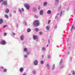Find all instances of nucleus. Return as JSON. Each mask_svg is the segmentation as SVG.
Instances as JSON below:
<instances>
[{"label":"nucleus","instance_id":"aec40b11","mask_svg":"<svg viewBox=\"0 0 75 75\" xmlns=\"http://www.w3.org/2000/svg\"><path fill=\"white\" fill-rule=\"evenodd\" d=\"M38 28H35V31H38Z\"/></svg>","mask_w":75,"mask_h":75},{"label":"nucleus","instance_id":"2f4dec72","mask_svg":"<svg viewBox=\"0 0 75 75\" xmlns=\"http://www.w3.org/2000/svg\"><path fill=\"white\" fill-rule=\"evenodd\" d=\"M62 11H61V14H60L61 16V15H62Z\"/></svg>","mask_w":75,"mask_h":75},{"label":"nucleus","instance_id":"3c124183","mask_svg":"<svg viewBox=\"0 0 75 75\" xmlns=\"http://www.w3.org/2000/svg\"><path fill=\"white\" fill-rule=\"evenodd\" d=\"M48 46V45H47L46 46V47H47Z\"/></svg>","mask_w":75,"mask_h":75},{"label":"nucleus","instance_id":"c756f323","mask_svg":"<svg viewBox=\"0 0 75 75\" xmlns=\"http://www.w3.org/2000/svg\"><path fill=\"white\" fill-rule=\"evenodd\" d=\"M30 54V52H28L27 53V54Z\"/></svg>","mask_w":75,"mask_h":75},{"label":"nucleus","instance_id":"7c9ffc66","mask_svg":"<svg viewBox=\"0 0 75 75\" xmlns=\"http://www.w3.org/2000/svg\"><path fill=\"white\" fill-rule=\"evenodd\" d=\"M38 10H40V6H38Z\"/></svg>","mask_w":75,"mask_h":75},{"label":"nucleus","instance_id":"9d476101","mask_svg":"<svg viewBox=\"0 0 75 75\" xmlns=\"http://www.w3.org/2000/svg\"><path fill=\"white\" fill-rule=\"evenodd\" d=\"M20 71L21 72L24 71V69L22 68H21L20 69Z\"/></svg>","mask_w":75,"mask_h":75},{"label":"nucleus","instance_id":"f03ea898","mask_svg":"<svg viewBox=\"0 0 75 75\" xmlns=\"http://www.w3.org/2000/svg\"><path fill=\"white\" fill-rule=\"evenodd\" d=\"M24 6L27 10H29L30 9V6L28 4H24Z\"/></svg>","mask_w":75,"mask_h":75},{"label":"nucleus","instance_id":"f704fd0d","mask_svg":"<svg viewBox=\"0 0 75 75\" xmlns=\"http://www.w3.org/2000/svg\"><path fill=\"white\" fill-rule=\"evenodd\" d=\"M42 32H40V33H39V34H40V35H41V34H42Z\"/></svg>","mask_w":75,"mask_h":75},{"label":"nucleus","instance_id":"c03bdc74","mask_svg":"<svg viewBox=\"0 0 75 75\" xmlns=\"http://www.w3.org/2000/svg\"><path fill=\"white\" fill-rule=\"evenodd\" d=\"M58 18V17L57 16H55V18Z\"/></svg>","mask_w":75,"mask_h":75},{"label":"nucleus","instance_id":"72a5a7b5","mask_svg":"<svg viewBox=\"0 0 75 75\" xmlns=\"http://www.w3.org/2000/svg\"><path fill=\"white\" fill-rule=\"evenodd\" d=\"M12 35H15V33H13Z\"/></svg>","mask_w":75,"mask_h":75},{"label":"nucleus","instance_id":"4468645a","mask_svg":"<svg viewBox=\"0 0 75 75\" xmlns=\"http://www.w3.org/2000/svg\"><path fill=\"white\" fill-rule=\"evenodd\" d=\"M40 15H42L43 14V11H41L40 12Z\"/></svg>","mask_w":75,"mask_h":75},{"label":"nucleus","instance_id":"dca6fc26","mask_svg":"<svg viewBox=\"0 0 75 75\" xmlns=\"http://www.w3.org/2000/svg\"><path fill=\"white\" fill-rule=\"evenodd\" d=\"M47 68L48 69H50V66H49V65H48V64H47Z\"/></svg>","mask_w":75,"mask_h":75},{"label":"nucleus","instance_id":"c9c22d12","mask_svg":"<svg viewBox=\"0 0 75 75\" xmlns=\"http://www.w3.org/2000/svg\"><path fill=\"white\" fill-rule=\"evenodd\" d=\"M24 57L25 58H27V55H25L24 56Z\"/></svg>","mask_w":75,"mask_h":75},{"label":"nucleus","instance_id":"e433bc0d","mask_svg":"<svg viewBox=\"0 0 75 75\" xmlns=\"http://www.w3.org/2000/svg\"><path fill=\"white\" fill-rule=\"evenodd\" d=\"M51 58V56L50 55H49L48 56V58Z\"/></svg>","mask_w":75,"mask_h":75},{"label":"nucleus","instance_id":"423d86ee","mask_svg":"<svg viewBox=\"0 0 75 75\" xmlns=\"http://www.w3.org/2000/svg\"><path fill=\"white\" fill-rule=\"evenodd\" d=\"M5 11L6 13H9V9L7 8H6L5 10Z\"/></svg>","mask_w":75,"mask_h":75},{"label":"nucleus","instance_id":"6e6d98bb","mask_svg":"<svg viewBox=\"0 0 75 75\" xmlns=\"http://www.w3.org/2000/svg\"><path fill=\"white\" fill-rule=\"evenodd\" d=\"M68 75H71L70 74H69Z\"/></svg>","mask_w":75,"mask_h":75},{"label":"nucleus","instance_id":"412c9836","mask_svg":"<svg viewBox=\"0 0 75 75\" xmlns=\"http://www.w3.org/2000/svg\"><path fill=\"white\" fill-rule=\"evenodd\" d=\"M42 50L43 51H45V47H42Z\"/></svg>","mask_w":75,"mask_h":75},{"label":"nucleus","instance_id":"2eb2a0df","mask_svg":"<svg viewBox=\"0 0 75 75\" xmlns=\"http://www.w3.org/2000/svg\"><path fill=\"white\" fill-rule=\"evenodd\" d=\"M24 51L25 52H27V48H24Z\"/></svg>","mask_w":75,"mask_h":75},{"label":"nucleus","instance_id":"603ef678","mask_svg":"<svg viewBox=\"0 0 75 75\" xmlns=\"http://www.w3.org/2000/svg\"><path fill=\"white\" fill-rule=\"evenodd\" d=\"M62 63V62H61V61L60 62V64H61Z\"/></svg>","mask_w":75,"mask_h":75},{"label":"nucleus","instance_id":"4d7b16f0","mask_svg":"<svg viewBox=\"0 0 75 75\" xmlns=\"http://www.w3.org/2000/svg\"><path fill=\"white\" fill-rule=\"evenodd\" d=\"M57 28V27H55V28Z\"/></svg>","mask_w":75,"mask_h":75},{"label":"nucleus","instance_id":"13d9d810","mask_svg":"<svg viewBox=\"0 0 75 75\" xmlns=\"http://www.w3.org/2000/svg\"><path fill=\"white\" fill-rule=\"evenodd\" d=\"M10 16H11V15H10Z\"/></svg>","mask_w":75,"mask_h":75},{"label":"nucleus","instance_id":"7ed1b4c3","mask_svg":"<svg viewBox=\"0 0 75 75\" xmlns=\"http://www.w3.org/2000/svg\"><path fill=\"white\" fill-rule=\"evenodd\" d=\"M6 42L4 40H2L1 41V45H6Z\"/></svg>","mask_w":75,"mask_h":75},{"label":"nucleus","instance_id":"4c0bfd02","mask_svg":"<svg viewBox=\"0 0 75 75\" xmlns=\"http://www.w3.org/2000/svg\"><path fill=\"white\" fill-rule=\"evenodd\" d=\"M50 40H48V44H50Z\"/></svg>","mask_w":75,"mask_h":75},{"label":"nucleus","instance_id":"37998d69","mask_svg":"<svg viewBox=\"0 0 75 75\" xmlns=\"http://www.w3.org/2000/svg\"><path fill=\"white\" fill-rule=\"evenodd\" d=\"M22 11H24V9L23 8H22Z\"/></svg>","mask_w":75,"mask_h":75},{"label":"nucleus","instance_id":"c85d7f7f","mask_svg":"<svg viewBox=\"0 0 75 75\" xmlns=\"http://www.w3.org/2000/svg\"><path fill=\"white\" fill-rule=\"evenodd\" d=\"M19 11L20 13H21V10L20 9H19Z\"/></svg>","mask_w":75,"mask_h":75},{"label":"nucleus","instance_id":"a878e982","mask_svg":"<svg viewBox=\"0 0 75 75\" xmlns=\"http://www.w3.org/2000/svg\"><path fill=\"white\" fill-rule=\"evenodd\" d=\"M7 35V33H5L4 34V36H6V35Z\"/></svg>","mask_w":75,"mask_h":75},{"label":"nucleus","instance_id":"58836bf2","mask_svg":"<svg viewBox=\"0 0 75 75\" xmlns=\"http://www.w3.org/2000/svg\"><path fill=\"white\" fill-rule=\"evenodd\" d=\"M44 54H42V58H44Z\"/></svg>","mask_w":75,"mask_h":75},{"label":"nucleus","instance_id":"5fc2aeb1","mask_svg":"<svg viewBox=\"0 0 75 75\" xmlns=\"http://www.w3.org/2000/svg\"><path fill=\"white\" fill-rule=\"evenodd\" d=\"M74 29L75 30V27L74 28Z\"/></svg>","mask_w":75,"mask_h":75},{"label":"nucleus","instance_id":"a211bd4d","mask_svg":"<svg viewBox=\"0 0 75 75\" xmlns=\"http://www.w3.org/2000/svg\"><path fill=\"white\" fill-rule=\"evenodd\" d=\"M46 28L47 30H49V29H50L49 26H47L46 27Z\"/></svg>","mask_w":75,"mask_h":75},{"label":"nucleus","instance_id":"39448f33","mask_svg":"<svg viewBox=\"0 0 75 75\" xmlns=\"http://www.w3.org/2000/svg\"><path fill=\"white\" fill-rule=\"evenodd\" d=\"M33 40H35V39H38V36H35V35H33Z\"/></svg>","mask_w":75,"mask_h":75},{"label":"nucleus","instance_id":"473e14b6","mask_svg":"<svg viewBox=\"0 0 75 75\" xmlns=\"http://www.w3.org/2000/svg\"><path fill=\"white\" fill-rule=\"evenodd\" d=\"M4 0H0V3H1L2 1H3Z\"/></svg>","mask_w":75,"mask_h":75},{"label":"nucleus","instance_id":"de8ad7c7","mask_svg":"<svg viewBox=\"0 0 75 75\" xmlns=\"http://www.w3.org/2000/svg\"><path fill=\"white\" fill-rule=\"evenodd\" d=\"M1 68H2V69H3L4 68V67H1Z\"/></svg>","mask_w":75,"mask_h":75},{"label":"nucleus","instance_id":"a18cd8bd","mask_svg":"<svg viewBox=\"0 0 75 75\" xmlns=\"http://www.w3.org/2000/svg\"><path fill=\"white\" fill-rule=\"evenodd\" d=\"M14 13H16V11H13Z\"/></svg>","mask_w":75,"mask_h":75},{"label":"nucleus","instance_id":"79ce46f5","mask_svg":"<svg viewBox=\"0 0 75 75\" xmlns=\"http://www.w3.org/2000/svg\"><path fill=\"white\" fill-rule=\"evenodd\" d=\"M4 28H5V27H7V25H5L4 26Z\"/></svg>","mask_w":75,"mask_h":75},{"label":"nucleus","instance_id":"09e8293b","mask_svg":"<svg viewBox=\"0 0 75 75\" xmlns=\"http://www.w3.org/2000/svg\"><path fill=\"white\" fill-rule=\"evenodd\" d=\"M64 67V66H63L60 68H63Z\"/></svg>","mask_w":75,"mask_h":75},{"label":"nucleus","instance_id":"1a4fd4ad","mask_svg":"<svg viewBox=\"0 0 75 75\" xmlns=\"http://www.w3.org/2000/svg\"><path fill=\"white\" fill-rule=\"evenodd\" d=\"M47 14H51V10H49L47 11Z\"/></svg>","mask_w":75,"mask_h":75},{"label":"nucleus","instance_id":"bf43d9fd","mask_svg":"<svg viewBox=\"0 0 75 75\" xmlns=\"http://www.w3.org/2000/svg\"><path fill=\"white\" fill-rule=\"evenodd\" d=\"M0 44H1V43H0Z\"/></svg>","mask_w":75,"mask_h":75},{"label":"nucleus","instance_id":"f257e3e1","mask_svg":"<svg viewBox=\"0 0 75 75\" xmlns=\"http://www.w3.org/2000/svg\"><path fill=\"white\" fill-rule=\"evenodd\" d=\"M33 25L35 27H38L40 24V22L38 20H35L33 22Z\"/></svg>","mask_w":75,"mask_h":75},{"label":"nucleus","instance_id":"6e6552de","mask_svg":"<svg viewBox=\"0 0 75 75\" xmlns=\"http://www.w3.org/2000/svg\"><path fill=\"white\" fill-rule=\"evenodd\" d=\"M24 37V35L21 36L20 38L21 41H23V40Z\"/></svg>","mask_w":75,"mask_h":75},{"label":"nucleus","instance_id":"4be33fe9","mask_svg":"<svg viewBox=\"0 0 75 75\" xmlns=\"http://www.w3.org/2000/svg\"><path fill=\"white\" fill-rule=\"evenodd\" d=\"M5 16L6 18H8V16L7 15H5Z\"/></svg>","mask_w":75,"mask_h":75},{"label":"nucleus","instance_id":"052dcab7","mask_svg":"<svg viewBox=\"0 0 75 75\" xmlns=\"http://www.w3.org/2000/svg\"><path fill=\"white\" fill-rule=\"evenodd\" d=\"M57 15H58V14H57Z\"/></svg>","mask_w":75,"mask_h":75},{"label":"nucleus","instance_id":"864d4df0","mask_svg":"<svg viewBox=\"0 0 75 75\" xmlns=\"http://www.w3.org/2000/svg\"><path fill=\"white\" fill-rule=\"evenodd\" d=\"M23 75H25V74H23Z\"/></svg>","mask_w":75,"mask_h":75},{"label":"nucleus","instance_id":"b1692460","mask_svg":"<svg viewBox=\"0 0 75 75\" xmlns=\"http://www.w3.org/2000/svg\"><path fill=\"white\" fill-rule=\"evenodd\" d=\"M51 22V20H50L48 22V24H50V22Z\"/></svg>","mask_w":75,"mask_h":75},{"label":"nucleus","instance_id":"cd10ccee","mask_svg":"<svg viewBox=\"0 0 75 75\" xmlns=\"http://www.w3.org/2000/svg\"><path fill=\"white\" fill-rule=\"evenodd\" d=\"M73 28H74V25H73L72 27V28L71 29V31H72V29H73Z\"/></svg>","mask_w":75,"mask_h":75},{"label":"nucleus","instance_id":"6ab92c4d","mask_svg":"<svg viewBox=\"0 0 75 75\" xmlns=\"http://www.w3.org/2000/svg\"><path fill=\"white\" fill-rule=\"evenodd\" d=\"M47 2H45L44 3V6H46V5H47Z\"/></svg>","mask_w":75,"mask_h":75},{"label":"nucleus","instance_id":"49530a36","mask_svg":"<svg viewBox=\"0 0 75 75\" xmlns=\"http://www.w3.org/2000/svg\"><path fill=\"white\" fill-rule=\"evenodd\" d=\"M35 18H38V17L36 16H35Z\"/></svg>","mask_w":75,"mask_h":75},{"label":"nucleus","instance_id":"393cba45","mask_svg":"<svg viewBox=\"0 0 75 75\" xmlns=\"http://www.w3.org/2000/svg\"><path fill=\"white\" fill-rule=\"evenodd\" d=\"M4 72H6V71H7V70L6 69H4Z\"/></svg>","mask_w":75,"mask_h":75},{"label":"nucleus","instance_id":"0eeeda50","mask_svg":"<svg viewBox=\"0 0 75 75\" xmlns=\"http://www.w3.org/2000/svg\"><path fill=\"white\" fill-rule=\"evenodd\" d=\"M34 64L36 65H37L38 64V61L37 60H35L34 62Z\"/></svg>","mask_w":75,"mask_h":75},{"label":"nucleus","instance_id":"f8f14e48","mask_svg":"<svg viewBox=\"0 0 75 75\" xmlns=\"http://www.w3.org/2000/svg\"><path fill=\"white\" fill-rule=\"evenodd\" d=\"M33 11L34 12H35V11H37V10L36 9V8H33Z\"/></svg>","mask_w":75,"mask_h":75},{"label":"nucleus","instance_id":"ddd939ff","mask_svg":"<svg viewBox=\"0 0 75 75\" xmlns=\"http://www.w3.org/2000/svg\"><path fill=\"white\" fill-rule=\"evenodd\" d=\"M27 31L28 33L29 32H30L31 31V29H30L29 28H28L27 30Z\"/></svg>","mask_w":75,"mask_h":75},{"label":"nucleus","instance_id":"ea45409f","mask_svg":"<svg viewBox=\"0 0 75 75\" xmlns=\"http://www.w3.org/2000/svg\"><path fill=\"white\" fill-rule=\"evenodd\" d=\"M55 1H56V2H57L58 3V2H59V0H55Z\"/></svg>","mask_w":75,"mask_h":75},{"label":"nucleus","instance_id":"5701e85b","mask_svg":"<svg viewBox=\"0 0 75 75\" xmlns=\"http://www.w3.org/2000/svg\"><path fill=\"white\" fill-rule=\"evenodd\" d=\"M43 62H44L43 61H41L40 62V63L41 64H43Z\"/></svg>","mask_w":75,"mask_h":75},{"label":"nucleus","instance_id":"20e7f679","mask_svg":"<svg viewBox=\"0 0 75 75\" xmlns=\"http://www.w3.org/2000/svg\"><path fill=\"white\" fill-rule=\"evenodd\" d=\"M3 4H4L5 6L7 5V1H4L2 4V5H3Z\"/></svg>","mask_w":75,"mask_h":75},{"label":"nucleus","instance_id":"bb28decb","mask_svg":"<svg viewBox=\"0 0 75 75\" xmlns=\"http://www.w3.org/2000/svg\"><path fill=\"white\" fill-rule=\"evenodd\" d=\"M73 75H75V72L74 71H73Z\"/></svg>","mask_w":75,"mask_h":75},{"label":"nucleus","instance_id":"f3484780","mask_svg":"<svg viewBox=\"0 0 75 75\" xmlns=\"http://www.w3.org/2000/svg\"><path fill=\"white\" fill-rule=\"evenodd\" d=\"M55 65L53 64L52 66V69H55Z\"/></svg>","mask_w":75,"mask_h":75},{"label":"nucleus","instance_id":"9b49d317","mask_svg":"<svg viewBox=\"0 0 75 75\" xmlns=\"http://www.w3.org/2000/svg\"><path fill=\"white\" fill-rule=\"evenodd\" d=\"M3 23V19H0V24H2Z\"/></svg>","mask_w":75,"mask_h":75},{"label":"nucleus","instance_id":"8fccbe9b","mask_svg":"<svg viewBox=\"0 0 75 75\" xmlns=\"http://www.w3.org/2000/svg\"><path fill=\"white\" fill-rule=\"evenodd\" d=\"M68 54H69V52H68L67 53Z\"/></svg>","mask_w":75,"mask_h":75},{"label":"nucleus","instance_id":"a19ab883","mask_svg":"<svg viewBox=\"0 0 75 75\" xmlns=\"http://www.w3.org/2000/svg\"><path fill=\"white\" fill-rule=\"evenodd\" d=\"M33 74H35V72L34 71H33Z\"/></svg>","mask_w":75,"mask_h":75}]
</instances>
